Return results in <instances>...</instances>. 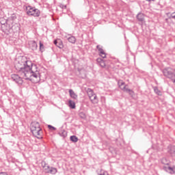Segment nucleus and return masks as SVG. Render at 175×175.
<instances>
[{
	"mask_svg": "<svg viewBox=\"0 0 175 175\" xmlns=\"http://www.w3.org/2000/svg\"><path fill=\"white\" fill-rule=\"evenodd\" d=\"M16 70L20 71L22 77L25 80H29L31 83H37L40 81V73L38 66L32 64L27 58L22 57L18 58L14 64Z\"/></svg>",
	"mask_w": 175,
	"mask_h": 175,
	"instance_id": "nucleus-1",
	"label": "nucleus"
},
{
	"mask_svg": "<svg viewBox=\"0 0 175 175\" xmlns=\"http://www.w3.org/2000/svg\"><path fill=\"white\" fill-rule=\"evenodd\" d=\"M31 131L33 133V136L37 137V139L43 138V131L40 128V124L38 122H33L31 125Z\"/></svg>",
	"mask_w": 175,
	"mask_h": 175,
	"instance_id": "nucleus-2",
	"label": "nucleus"
},
{
	"mask_svg": "<svg viewBox=\"0 0 175 175\" xmlns=\"http://www.w3.org/2000/svg\"><path fill=\"white\" fill-rule=\"evenodd\" d=\"M118 84L119 88H120L122 91H124V92H128L132 96L135 95V92L129 89V87L128 86V85L125 84V82H124V81L119 80Z\"/></svg>",
	"mask_w": 175,
	"mask_h": 175,
	"instance_id": "nucleus-3",
	"label": "nucleus"
},
{
	"mask_svg": "<svg viewBox=\"0 0 175 175\" xmlns=\"http://www.w3.org/2000/svg\"><path fill=\"white\" fill-rule=\"evenodd\" d=\"M118 84L119 88H120L122 91H124V92H128L132 96L135 95V92L129 89V87L128 86V85L125 84V82H124V81L119 80Z\"/></svg>",
	"mask_w": 175,
	"mask_h": 175,
	"instance_id": "nucleus-4",
	"label": "nucleus"
},
{
	"mask_svg": "<svg viewBox=\"0 0 175 175\" xmlns=\"http://www.w3.org/2000/svg\"><path fill=\"white\" fill-rule=\"evenodd\" d=\"M26 10L28 16H33V17H39L40 16V11L31 6L28 5L26 7Z\"/></svg>",
	"mask_w": 175,
	"mask_h": 175,
	"instance_id": "nucleus-5",
	"label": "nucleus"
},
{
	"mask_svg": "<svg viewBox=\"0 0 175 175\" xmlns=\"http://www.w3.org/2000/svg\"><path fill=\"white\" fill-rule=\"evenodd\" d=\"M87 93L92 103H93L94 105H96L98 102H99V100L98 99V96H96V94L94 92V90L91 89H88Z\"/></svg>",
	"mask_w": 175,
	"mask_h": 175,
	"instance_id": "nucleus-6",
	"label": "nucleus"
},
{
	"mask_svg": "<svg viewBox=\"0 0 175 175\" xmlns=\"http://www.w3.org/2000/svg\"><path fill=\"white\" fill-rule=\"evenodd\" d=\"M20 75H21V77L18 76V75L17 74H13L12 75V79L14 80V81H16V83H17L18 84H23V79H24V77H23L21 73Z\"/></svg>",
	"mask_w": 175,
	"mask_h": 175,
	"instance_id": "nucleus-7",
	"label": "nucleus"
},
{
	"mask_svg": "<svg viewBox=\"0 0 175 175\" xmlns=\"http://www.w3.org/2000/svg\"><path fill=\"white\" fill-rule=\"evenodd\" d=\"M164 76L167 77H170L171 76H175V69L167 68L163 70Z\"/></svg>",
	"mask_w": 175,
	"mask_h": 175,
	"instance_id": "nucleus-8",
	"label": "nucleus"
},
{
	"mask_svg": "<svg viewBox=\"0 0 175 175\" xmlns=\"http://www.w3.org/2000/svg\"><path fill=\"white\" fill-rule=\"evenodd\" d=\"M96 49L98 51L100 57H102V58H106V52H105L103 46L100 45H97Z\"/></svg>",
	"mask_w": 175,
	"mask_h": 175,
	"instance_id": "nucleus-9",
	"label": "nucleus"
},
{
	"mask_svg": "<svg viewBox=\"0 0 175 175\" xmlns=\"http://www.w3.org/2000/svg\"><path fill=\"white\" fill-rule=\"evenodd\" d=\"M166 172H168V173H170V174H174L175 173V166L171 167L170 166H165L164 167Z\"/></svg>",
	"mask_w": 175,
	"mask_h": 175,
	"instance_id": "nucleus-10",
	"label": "nucleus"
},
{
	"mask_svg": "<svg viewBox=\"0 0 175 175\" xmlns=\"http://www.w3.org/2000/svg\"><path fill=\"white\" fill-rule=\"evenodd\" d=\"M54 44L59 47V49H64V43L62 42V40H61L60 39L55 40Z\"/></svg>",
	"mask_w": 175,
	"mask_h": 175,
	"instance_id": "nucleus-11",
	"label": "nucleus"
},
{
	"mask_svg": "<svg viewBox=\"0 0 175 175\" xmlns=\"http://www.w3.org/2000/svg\"><path fill=\"white\" fill-rule=\"evenodd\" d=\"M29 47L31 50H37L38 49V44L35 41L29 42Z\"/></svg>",
	"mask_w": 175,
	"mask_h": 175,
	"instance_id": "nucleus-12",
	"label": "nucleus"
},
{
	"mask_svg": "<svg viewBox=\"0 0 175 175\" xmlns=\"http://www.w3.org/2000/svg\"><path fill=\"white\" fill-rule=\"evenodd\" d=\"M167 151L169 154H170L171 157L175 156V146H169Z\"/></svg>",
	"mask_w": 175,
	"mask_h": 175,
	"instance_id": "nucleus-13",
	"label": "nucleus"
},
{
	"mask_svg": "<svg viewBox=\"0 0 175 175\" xmlns=\"http://www.w3.org/2000/svg\"><path fill=\"white\" fill-rule=\"evenodd\" d=\"M97 62L99 63V65L101 66V68H107L106 63L101 58H98Z\"/></svg>",
	"mask_w": 175,
	"mask_h": 175,
	"instance_id": "nucleus-14",
	"label": "nucleus"
},
{
	"mask_svg": "<svg viewBox=\"0 0 175 175\" xmlns=\"http://www.w3.org/2000/svg\"><path fill=\"white\" fill-rule=\"evenodd\" d=\"M137 18L138 21H144V14L139 13L137 15Z\"/></svg>",
	"mask_w": 175,
	"mask_h": 175,
	"instance_id": "nucleus-15",
	"label": "nucleus"
},
{
	"mask_svg": "<svg viewBox=\"0 0 175 175\" xmlns=\"http://www.w3.org/2000/svg\"><path fill=\"white\" fill-rule=\"evenodd\" d=\"M70 96L72 98V99H77V94L75 93V91L72 90H69Z\"/></svg>",
	"mask_w": 175,
	"mask_h": 175,
	"instance_id": "nucleus-16",
	"label": "nucleus"
},
{
	"mask_svg": "<svg viewBox=\"0 0 175 175\" xmlns=\"http://www.w3.org/2000/svg\"><path fill=\"white\" fill-rule=\"evenodd\" d=\"M68 103H69V107L71 108V109H76V103H75L74 101H72V100H70L68 101Z\"/></svg>",
	"mask_w": 175,
	"mask_h": 175,
	"instance_id": "nucleus-17",
	"label": "nucleus"
},
{
	"mask_svg": "<svg viewBox=\"0 0 175 175\" xmlns=\"http://www.w3.org/2000/svg\"><path fill=\"white\" fill-rule=\"evenodd\" d=\"M161 162L165 166H170V161L166 159H163Z\"/></svg>",
	"mask_w": 175,
	"mask_h": 175,
	"instance_id": "nucleus-18",
	"label": "nucleus"
},
{
	"mask_svg": "<svg viewBox=\"0 0 175 175\" xmlns=\"http://www.w3.org/2000/svg\"><path fill=\"white\" fill-rule=\"evenodd\" d=\"M68 40L70 43H72V44L76 43V38H75V36H70V38H68Z\"/></svg>",
	"mask_w": 175,
	"mask_h": 175,
	"instance_id": "nucleus-19",
	"label": "nucleus"
},
{
	"mask_svg": "<svg viewBox=\"0 0 175 175\" xmlns=\"http://www.w3.org/2000/svg\"><path fill=\"white\" fill-rule=\"evenodd\" d=\"M39 44H40V51H41V53H43V51H44V44H43V43L42 42V41L39 42Z\"/></svg>",
	"mask_w": 175,
	"mask_h": 175,
	"instance_id": "nucleus-20",
	"label": "nucleus"
},
{
	"mask_svg": "<svg viewBox=\"0 0 175 175\" xmlns=\"http://www.w3.org/2000/svg\"><path fill=\"white\" fill-rule=\"evenodd\" d=\"M71 142H73L74 143H77L79 142V138L77 137L72 135L70 137Z\"/></svg>",
	"mask_w": 175,
	"mask_h": 175,
	"instance_id": "nucleus-21",
	"label": "nucleus"
},
{
	"mask_svg": "<svg viewBox=\"0 0 175 175\" xmlns=\"http://www.w3.org/2000/svg\"><path fill=\"white\" fill-rule=\"evenodd\" d=\"M57 170L56 168H53L51 167L50 170H49V173H51V174H55L57 173Z\"/></svg>",
	"mask_w": 175,
	"mask_h": 175,
	"instance_id": "nucleus-22",
	"label": "nucleus"
},
{
	"mask_svg": "<svg viewBox=\"0 0 175 175\" xmlns=\"http://www.w3.org/2000/svg\"><path fill=\"white\" fill-rule=\"evenodd\" d=\"M50 167L49 165H44V170L46 172V173H50Z\"/></svg>",
	"mask_w": 175,
	"mask_h": 175,
	"instance_id": "nucleus-23",
	"label": "nucleus"
},
{
	"mask_svg": "<svg viewBox=\"0 0 175 175\" xmlns=\"http://www.w3.org/2000/svg\"><path fill=\"white\" fill-rule=\"evenodd\" d=\"M99 175H109V173H107V171L101 170L100 172Z\"/></svg>",
	"mask_w": 175,
	"mask_h": 175,
	"instance_id": "nucleus-24",
	"label": "nucleus"
},
{
	"mask_svg": "<svg viewBox=\"0 0 175 175\" xmlns=\"http://www.w3.org/2000/svg\"><path fill=\"white\" fill-rule=\"evenodd\" d=\"M154 92L157 94V95H162V92L158 88H154Z\"/></svg>",
	"mask_w": 175,
	"mask_h": 175,
	"instance_id": "nucleus-25",
	"label": "nucleus"
},
{
	"mask_svg": "<svg viewBox=\"0 0 175 175\" xmlns=\"http://www.w3.org/2000/svg\"><path fill=\"white\" fill-rule=\"evenodd\" d=\"M79 117L81 118H86L87 116L84 113V112L79 113Z\"/></svg>",
	"mask_w": 175,
	"mask_h": 175,
	"instance_id": "nucleus-26",
	"label": "nucleus"
},
{
	"mask_svg": "<svg viewBox=\"0 0 175 175\" xmlns=\"http://www.w3.org/2000/svg\"><path fill=\"white\" fill-rule=\"evenodd\" d=\"M48 128L50 131H56L57 129L51 125H48Z\"/></svg>",
	"mask_w": 175,
	"mask_h": 175,
	"instance_id": "nucleus-27",
	"label": "nucleus"
},
{
	"mask_svg": "<svg viewBox=\"0 0 175 175\" xmlns=\"http://www.w3.org/2000/svg\"><path fill=\"white\" fill-rule=\"evenodd\" d=\"M61 135H62L64 137H66V136H67V135H68V133H67L65 130H63V131H62Z\"/></svg>",
	"mask_w": 175,
	"mask_h": 175,
	"instance_id": "nucleus-28",
	"label": "nucleus"
},
{
	"mask_svg": "<svg viewBox=\"0 0 175 175\" xmlns=\"http://www.w3.org/2000/svg\"><path fill=\"white\" fill-rule=\"evenodd\" d=\"M0 175H8V173H6V172H1Z\"/></svg>",
	"mask_w": 175,
	"mask_h": 175,
	"instance_id": "nucleus-29",
	"label": "nucleus"
},
{
	"mask_svg": "<svg viewBox=\"0 0 175 175\" xmlns=\"http://www.w3.org/2000/svg\"><path fill=\"white\" fill-rule=\"evenodd\" d=\"M1 24H2L3 25H4L5 23L2 22V20L1 21Z\"/></svg>",
	"mask_w": 175,
	"mask_h": 175,
	"instance_id": "nucleus-30",
	"label": "nucleus"
},
{
	"mask_svg": "<svg viewBox=\"0 0 175 175\" xmlns=\"http://www.w3.org/2000/svg\"><path fill=\"white\" fill-rule=\"evenodd\" d=\"M173 83H175V79H174V80H173Z\"/></svg>",
	"mask_w": 175,
	"mask_h": 175,
	"instance_id": "nucleus-31",
	"label": "nucleus"
},
{
	"mask_svg": "<svg viewBox=\"0 0 175 175\" xmlns=\"http://www.w3.org/2000/svg\"><path fill=\"white\" fill-rule=\"evenodd\" d=\"M146 1H151V0H146Z\"/></svg>",
	"mask_w": 175,
	"mask_h": 175,
	"instance_id": "nucleus-32",
	"label": "nucleus"
}]
</instances>
